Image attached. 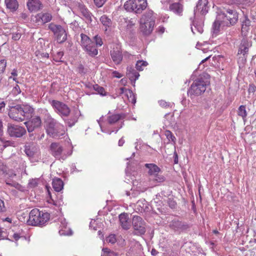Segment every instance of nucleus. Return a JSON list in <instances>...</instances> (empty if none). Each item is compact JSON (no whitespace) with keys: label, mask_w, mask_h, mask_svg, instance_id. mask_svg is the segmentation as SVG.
<instances>
[{"label":"nucleus","mask_w":256,"mask_h":256,"mask_svg":"<svg viewBox=\"0 0 256 256\" xmlns=\"http://www.w3.org/2000/svg\"><path fill=\"white\" fill-rule=\"evenodd\" d=\"M6 8L11 12H15L18 8V4L16 0H5Z\"/></svg>","instance_id":"nucleus-29"},{"label":"nucleus","mask_w":256,"mask_h":256,"mask_svg":"<svg viewBox=\"0 0 256 256\" xmlns=\"http://www.w3.org/2000/svg\"><path fill=\"white\" fill-rule=\"evenodd\" d=\"M172 106V105L169 102H167L165 101L161 100V106H162L164 108H171Z\"/></svg>","instance_id":"nucleus-58"},{"label":"nucleus","mask_w":256,"mask_h":256,"mask_svg":"<svg viewBox=\"0 0 256 256\" xmlns=\"http://www.w3.org/2000/svg\"><path fill=\"white\" fill-rule=\"evenodd\" d=\"M6 66V60L3 59L0 60V74L2 73Z\"/></svg>","instance_id":"nucleus-50"},{"label":"nucleus","mask_w":256,"mask_h":256,"mask_svg":"<svg viewBox=\"0 0 256 256\" xmlns=\"http://www.w3.org/2000/svg\"><path fill=\"white\" fill-rule=\"evenodd\" d=\"M111 58L114 63L116 64H119L122 60V51L118 47L114 48L110 52Z\"/></svg>","instance_id":"nucleus-17"},{"label":"nucleus","mask_w":256,"mask_h":256,"mask_svg":"<svg viewBox=\"0 0 256 256\" xmlns=\"http://www.w3.org/2000/svg\"><path fill=\"white\" fill-rule=\"evenodd\" d=\"M119 220L120 224L124 230H128L130 226V222L128 214L126 213H122L119 216Z\"/></svg>","instance_id":"nucleus-20"},{"label":"nucleus","mask_w":256,"mask_h":256,"mask_svg":"<svg viewBox=\"0 0 256 256\" xmlns=\"http://www.w3.org/2000/svg\"><path fill=\"white\" fill-rule=\"evenodd\" d=\"M21 37V34L20 32H16L13 33L12 34V39L14 40H18L20 39Z\"/></svg>","instance_id":"nucleus-56"},{"label":"nucleus","mask_w":256,"mask_h":256,"mask_svg":"<svg viewBox=\"0 0 256 256\" xmlns=\"http://www.w3.org/2000/svg\"><path fill=\"white\" fill-rule=\"evenodd\" d=\"M63 56V52H58L54 56V60L57 62H62V58Z\"/></svg>","instance_id":"nucleus-44"},{"label":"nucleus","mask_w":256,"mask_h":256,"mask_svg":"<svg viewBox=\"0 0 256 256\" xmlns=\"http://www.w3.org/2000/svg\"><path fill=\"white\" fill-rule=\"evenodd\" d=\"M106 240L107 242L114 244L116 242V236L114 234H110L106 238Z\"/></svg>","instance_id":"nucleus-51"},{"label":"nucleus","mask_w":256,"mask_h":256,"mask_svg":"<svg viewBox=\"0 0 256 256\" xmlns=\"http://www.w3.org/2000/svg\"><path fill=\"white\" fill-rule=\"evenodd\" d=\"M94 4L98 8H101L106 2V0H94Z\"/></svg>","instance_id":"nucleus-52"},{"label":"nucleus","mask_w":256,"mask_h":256,"mask_svg":"<svg viewBox=\"0 0 256 256\" xmlns=\"http://www.w3.org/2000/svg\"><path fill=\"white\" fill-rule=\"evenodd\" d=\"M46 132L50 137L59 138L66 134L64 126L52 118L49 114L46 115Z\"/></svg>","instance_id":"nucleus-2"},{"label":"nucleus","mask_w":256,"mask_h":256,"mask_svg":"<svg viewBox=\"0 0 256 256\" xmlns=\"http://www.w3.org/2000/svg\"><path fill=\"white\" fill-rule=\"evenodd\" d=\"M96 221L95 220H92L90 222V228H91V229H92L96 231V230H97V228H96Z\"/></svg>","instance_id":"nucleus-62"},{"label":"nucleus","mask_w":256,"mask_h":256,"mask_svg":"<svg viewBox=\"0 0 256 256\" xmlns=\"http://www.w3.org/2000/svg\"><path fill=\"white\" fill-rule=\"evenodd\" d=\"M4 176L8 178H14L16 176V174L12 170L8 168Z\"/></svg>","instance_id":"nucleus-47"},{"label":"nucleus","mask_w":256,"mask_h":256,"mask_svg":"<svg viewBox=\"0 0 256 256\" xmlns=\"http://www.w3.org/2000/svg\"><path fill=\"white\" fill-rule=\"evenodd\" d=\"M50 152L56 158L64 160L72 154V152L66 153L60 143L54 142H52L50 146Z\"/></svg>","instance_id":"nucleus-9"},{"label":"nucleus","mask_w":256,"mask_h":256,"mask_svg":"<svg viewBox=\"0 0 256 256\" xmlns=\"http://www.w3.org/2000/svg\"><path fill=\"white\" fill-rule=\"evenodd\" d=\"M126 96L128 98L129 102H131L132 104H134L136 102V96L132 90L127 91V94Z\"/></svg>","instance_id":"nucleus-38"},{"label":"nucleus","mask_w":256,"mask_h":256,"mask_svg":"<svg viewBox=\"0 0 256 256\" xmlns=\"http://www.w3.org/2000/svg\"><path fill=\"white\" fill-rule=\"evenodd\" d=\"M26 6L30 12H38L43 8V5L40 0H28Z\"/></svg>","instance_id":"nucleus-16"},{"label":"nucleus","mask_w":256,"mask_h":256,"mask_svg":"<svg viewBox=\"0 0 256 256\" xmlns=\"http://www.w3.org/2000/svg\"><path fill=\"white\" fill-rule=\"evenodd\" d=\"M52 105L68 126L72 127L78 122L80 112L76 110L70 112V108L66 104L58 100H53Z\"/></svg>","instance_id":"nucleus-1"},{"label":"nucleus","mask_w":256,"mask_h":256,"mask_svg":"<svg viewBox=\"0 0 256 256\" xmlns=\"http://www.w3.org/2000/svg\"><path fill=\"white\" fill-rule=\"evenodd\" d=\"M81 46L84 50L90 56H94L98 54L94 43L90 38L85 34H81Z\"/></svg>","instance_id":"nucleus-10"},{"label":"nucleus","mask_w":256,"mask_h":256,"mask_svg":"<svg viewBox=\"0 0 256 256\" xmlns=\"http://www.w3.org/2000/svg\"><path fill=\"white\" fill-rule=\"evenodd\" d=\"M240 46L250 48L252 46V42L249 41L247 38H242Z\"/></svg>","instance_id":"nucleus-41"},{"label":"nucleus","mask_w":256,"mask_h":256,"mask_svg":"<svg viewBox=\"0 0 256 256\" xmlns=\"http://www.w3.org/2000/svg\"><path fill=\"white\" fill-rule=\"evenodd\" d=\"M28 185L31 188H34L38 185V180L35 179H32L30 180Z\"/></svg>","instance_id":"nucleus-57"},{"label":"nucleus","mask_w":256,"mask_h":256,"mask_svg":"<svg viewBox=\"0 0 256 256\" xmlns=\"http://www.w3.org/2000/svg\"><path fill=\"white\" fill-rule=\"evenodd\" d=\"M126 75L131 81H136L140 76L138 72L134 68H127Z\"/></svg>","instance_id":"nucleus-23"},{"label":"nucleus","mask_w":256,"mask_h":256,"mask_svg":"<svg viewBox=\"0 0 256 256\" xmlns=\"http://www.w3.org/2000/svg\"><path fill=\"white\" fill-rule=\"evenodd\" d=\"M248 50L249 48L240 46L238 54L240 56L239 59H241L242 62H246Z\"/></svg>","instance_id":"nucleus-25"},{"label":"nucleus","mask_w":256,"mask_h":256,"mask_svg":"<svg viewBox=\"0 0 256 256\" xmlns=\"http://www.w3.org/2000/svg\"><path fill=\"white\" fill-rule=\"evenodd\" d=\"M26 154L29 158H32L35 154L34 147L31 144H28L24 146V150Z\"/></svg>","instance_id":"nucleus-31"},{"label":"nucleus","mask_w":256,"mask_h":256,"mask_svg":"<svg viewBox=\"0 0 256 256\" xmlns=\"http://www.w3.org/2000/svg\"><path fill=\"white\" fill-rule=\"evenodd\" d=\"M36 22L38 24H43L50 22L52 18V15L49 13H39L36 16Z\"/></svg>","instance_id":"nucleus-18"},{"label":"nucleus","mask_w":256,"mask_h":256,"mask_svg":"<svg viewBox=\"0 0 256 256\" xmlns=\"http://www.w3.org/2000/svg\"><path fill=\"white\" fill-rule=\"evenodd\" d=\"M66 226L67 224L66 222V220H62L60 224V229L59 230V234L60 235L68 236L72 234V231L70 230L69 228H68Z\"/></svg>","instance_id":"nucleus-24"},{"label":"nucleus","mask_w":256,"mask_h":256,"mask_svg":"<svg viewBox=\"0 0 256 256\" xmlns=\"http://www.w3.org/2000/svg\"><path fill=\"white\" fill-rule=\"evenodd\" d=\"M165 136L169 140H171L172 142H174L176 139L173 136L172 132L170 130L165 131Z\"/></svg>","instance_id":"nucleus-49"},{"label":"nucleus","mask_w":256,"mask_h":256,"mask_svg":"<svg viewBox=\"0 0 256 256\" xmlns=\"http://www.w3.org/2000/svg\"><path fill=\"white\" fill-rule=\"evenodd\" d=\"M33 112V108L28 104H16L10 108L8 116L14 120L23 122L28 119L29 114Z\"/></svg>","instance_id":"nucleus-3"},{"label":"nucleus","mask_w":256,"mask_h":256,"mask_svg":"<svg viewBox=\"0 0 256 256\" xmlns=\"http://www.w3.org/2000/svg\"><path fill=\"white\" fill-rule=\"evenodd\" d=\"M24 124L27 128L28 132L30 133L35 128L40 126L42 120L40 116H36L32 118L30 120L25 122Z\"/></svg>","instance_id":"nucleus-14"},{"label":"nucleus","mask_w":256,"mask_h":256,"mask_svg":"<svg viewBox=\"0 0 256 256\" xmlns=\"http://www.w3.org/2000/svg\"><path fill=\"white\" fill-rule=\"evenodd\" d=\"M78 68L79 73L82 74H84L86 73V70H85L84 66L82 64L80 65Z\"/></svg>","instance_id":"nucleus-63"},{"label":"nucleus","mask_w":256,"mask_h":256,"mask_svg":"<svg viewBox=\"0 0 256 256\" xmlns=\"http://www.w3.org/2000/svg\"><path fill=\"white\" fill-rule=\"evenodd\" d=\"M182 221L174 219L170 224V227L172 229L178 231L181 224Z\"/></svg>","instance_id":"nucleus-36"},{"label":"nucleus","mask_w":256,"mask_h":256,"mask_svg":"<svg viewBox=\"0 0 256 256\" xmlns=\"http://www.w3.org/2000/svg\"><path fill=\"white\" fill-rule=\"evenodd\" d=\"M192 25L194 26L191 27L192 32L194 34L196 31L198 32L200 34H202L203 32V23L200 22L196 20H192Z\"/></svg>","instance_id":"nucleus-30"},{"label":"nucleus","mask_w":256,"mask_h":256,"mask_svg":"<svg viewBox=\"0 0 256 256\" xmlns=\"http://www.w3.org/2000/svg\"><path fill=\"white\" fill-rule=\"evenodd\" d=\"M123 56L125 58L132 60L134 56L132 55V54H130L128 52H124L122 54V57Z\"/></svg>","instance_id":"nucleus-59"},{"label":"nucleus","mask_w":256,"mask_h":256,"mask_svg":"<svg viewBox=\"0 0 256 256\" xmlns=\"http://www.w3.org/2000/svg\"><path fill=\"white\" fill-rule=\"evenodd\" d=\"M136 209L141 213L148 211L149 209L148 204L144 199L138 200L136 204Z\"/></svg>","instance_id":"nucleus-22"},{"label":"nucleus","mask_w":256,"mask_h":256,"mask_svg":"<svg viewBox=\"0 0 256 256\" xmlns=\"http://www.w3.org/2000/svg\"><path fill=\"white\" fill-rule=\"evenodd\" d=\"M226 26V24L222 20H219L218 18V14H217L216 20L213 24L212 28L215 32L220 30V26Z\"/></svg>","instance_id":"nucleus-33"},{"label":"nucleus","mask_w":256,"mask_h":256,"mask_svg":"<svg viewBox=\"0 0 256 256\" xmlns=\"http://www.w3.org/2000/svg\"><path fill=\"white\" fill-rule=\"evenodd\" d=\"M70 28L74 30H76L78 28V24L76 20L70 24Z\"/></svg>","instance_id":"nucleus-61"},{"label":"nucleus","mask_w":256,"mask_h":256,"mask_svg":"<svg viewBox=\"0 0 256 256\" xmlns=\"http://www.w3.org/2000/svg\"><path fill=\"white\" fill-rule=\"evenodd\" d=\"M7 236L8 235L6 230L2 228H0V240L6 238Z\"/></svg>","instance_id":"nucleus-54"},{"label":"nucleus","mask_w":256,"mask_h":256,"mask_svg":"<svg viewBox=\"0 0 256 256\" xmlns=\"http://www.w3.org/2000/svg\"><path fill=\"white\" fill-rule=\"evenodd\" d=\"M100 21L105 26V30H107L108 28L110 27L112 24V22L111 20L108 18L106 15H103L100 17Z\"/></svg>","instance_id":"nucleus-32"},{"label":"nucleus","mask_w":256,"mask_h":256,"mask_svg":"<svg viewBox=\"0 0 256 256\" xmlns=\"http://www.w3.org/2000/svg\"><path fill=\"white\" fill-rule=\"evenodd\" d=\"M153 13L152 10H148L142 16L140 19V29L144 34H149L152 31L155 24Z\"/></svg>","instance_id":"nucleus-6"},{"label":"nucleus","mask_w":256,"mask_h":256,"mask_svg":"<svg viewBox=\"0 0 256 256\" xmlns=\"http://www.w3.org/2000/svg\"><path fill=\"white\" fill-rule=\"evenodd\" d=\"M148 65V63L146 61L143 60H139L136 62V70L142 71Z\"/></svg>","instance_id":"nucleus-35"},{"label":"nucleus","mask_w":256,"mask_h":256,"mask_svg":"<svg viewBox=\"0 0 256 256\" xmlns=\"http://www.w3.org/2000/svg\"><path fill=\"white\" fill-rule=\"evenodd\" d=\"M78 9L82 14L85 18L88 23H91L92 22V14L89 11L87 8L83 4H80L78 6Z\"/></svg>","instance_id":"nucleus-19"},{"label":"nucleus","mask_w":256,"mask_h":256,"mask_svg":"<svg viewBox=\"0 0 256 256\" xmlns=\"http://www.w3.org/2000/svg\"><path fill=\"white\" fill-rule=\"evenodd\" d=\"M48 27L54 33L58 42L62 44L66 40L67 33L66 30L62 26L50 23Z\"/></svg>","instance_id":"nucleus-11"},{"label":"nucleus","mask_w":256,"mask_h":256,"mask_svg":"<svg viewBox=\"0 0 256 256\" xmlns=\"http://www.w3.org/2000/svg\"><path fill=\"white\" fill-rule=\"evenodd\" d=\"M238 114L239 116H242L243 118L246 116L247 112L245 106L242 105L238 108Z\"/></svg>","instance_id":"nucleus-39"},{"label":"nucleus","mask_w":256,"mask_h":256,"mask_svg":"<svg viewBox=\"0 0 256 256\" xmlns=\"http://www.w3.org/2000/svg\"><path fill=\"white\" fill-rule=\"evenodd\" d=\"M92 88L100 94H104V92H105V91L104 88L100 86L98 84L93 85Z\"/></svg>","instance_id":"nucleus-46"},{"label":"nucleus","mask_w":256,"mask_h":256,"mask_svg":"<svg viewBox=\"0 0 256 256\" xmlns=\"http://www.w3.org/2000/svg\"><path fill=\"white\" fill-rule=\"evenodd\" d=\"M94 39L97 46H100L102 45L103 42L102 38L100 36L96 35L94 36Z\"/></svg>","instance_id":"nucleus-48"},{"label":"nucleus","mask_w":256,"mask_h":256,"mask_svg":"<svg viewBox=\"0 0 256 256\" xmlns=\"http://www.w3.org/2000/svg\"><path fill=\"white\" fill-rule=\"evenodd\" d=\"M6 208L4 206V200L0 198V212L6 211Z\"/></svg>","instance_id":"nucleus-60"},{"label":"nucleus","mask_w":256,"mask_h":256,"mask_svg":"<svg viewBox=\"0 0 256 256\" xmlns=\"http://www.w3.org/2000/svg\"><path fill=\"white\" fill-rule=\"evenodd\" d=\"M208 81L206 80L205 76L200 75L194 80L188 90V94L192 98V96H198L206 90Z\"/></svg>","instance_id":"nucleus-5"},{"label":"nucleus","mask_w":256,"mask_h":256,"mask_svg":"<svg viewBox=\"0 0 256 256\" xmlns=\"http://www.w3.org/2000/svg\"><path fill=\"white\" fill-rule=\"evenodd\" d=\"M6 106L5 102L0 99V112L4 110Z\"/></svg>","instance_id":"nucleus-64"},{"label":"nucleus","mask_w":256,"mask_h":256,"mask_svg":"<svg viewBox=\"0 0 256 256\" xmlns=\"http://www.w3.org/2000/svg\"><path fill=\"white\" fill-rule=\"evenodd\" d=\"M50 218V215L48 212L34 208L30 212L28 218L26 221L28 225L42 226L49 220Z\"/></svg>","instance_id":"nucleus-4"},{"label":"nucleus","mask_w":256,"mask_h":256,"mask_svg":"<svg viewBox=\"0 0 256 256\" xmlns=\"http://www.w3.org/2000/svg\"><path fill=\"white\" fill-rule=\"evenodd\" d=\"M145 166L148 170V174L150 176H156L160 172V168L154 164H146Z\"/></svg>","instance_id":"nucleus-28"},{"label":"nucleus","mask_w":256,"mask_h":256,"mask_svg":"<svg viewBox=\"0 0 256 256\" xmlns=\"http://www.w3.org/2000/svg\"><path fill=\"white\" fill-rule=\"evenodd\" d=\"M168 204L169 206L172 209H174L176 208V202L172 199L168 198Z\"/></svg>","instance_id":"nucleus-53"},{"label":"nucleus","mask_w":256,"mask_h":256,"mask_svg":"<svg viewBox=\"0 0 256 256\" xmlns=\"http://www.w3.org/2000/svg\"><path fill=\"white\" fill-rule=\"evenodd\" d=\"M6 183L7 185L13 186L16 188H20V185L15 181L11 180L10 178H8L6 180Z\"/></svg>","instance_id":"nucleus-40"},{"label":"nucleus","mask_w":256,"mask_h":256,"mask_svg":"<svg viewBox=\"0 0 256 256\" xmlns=\"http://www.w3.org/2000/svg\"><path fill=\"white\" fill-rule=\"evenodd\" d=\"M120 118V114H114L108 117V121L110 124H112L118 122Z\"/></svg>","instance_id":"nucleus-34"},{"label":"nucleus","mask_w":256,"mask_h":256,"mask_svg":"<svg viewBox=\"0 0 256 256\" xmlns=\"http://www.w3.org/2000/svg\"><path fill=\"white\" fill-rule=\"evenodd\" d=\"M208 0H199L194 9V14L197 12H200L202 15L206 14L208 11L209 7L208 6Z\"/></svg>","instance_id":"nucleus-15"},{"label":"nucleus","mask_w":256,"mask_h":256,"mask_svg":"<svg viewBox=\"0 0 256 256\" xmlns=\"http://www.w3.org/2000/svg\"><path fill=\"white\" fill-rule=\"evenodd\" d=\"M9 168L2 162L0 161V172L4 174L8 170Z\"/></svg>","instance_id":"nucleus-45"},{"label":"nucleus","mask_w":256,"mask_h":256,"mask_svg":"<svg viewBox=\"0 0 256 256\" xmlns=\"http://www.w3.org/2000/svg\"><path fill=\"white\" fill-rule=\"evenodd\" d=\"M26 130L24 128L18 125L8 124V133L11 137L22 138L26 134Z\"/></svg>","instance_id":"nucleus-13"},{"label":"nucleus","mask_w":256,"mask_h":256,"mask_svg":"<svg viewBox=\"0 0 256 256\" xmlns=\"http://www.w3.org/2000/svg\"><path fill=\"white\" fill-rule=\"evenodd\" d=\"M251 22L247 16H244V19L242 22V32L246 34L250 30Z\"/></svg>","instance_id":"nucleus-26"},{"label":"nucleus","mask_w":256,"mask_h":256,"mask_svg":"<svg viewBox=\"0 0 256 256\" xmlns=\"http://www.w3.org/2000/svg\"><path fill=\"white\" fill-rule=\"evenodd\" d=\"M132 226L136 234L142 236L145 234L146 223L141 217L138 216H134L132 220Z\"/></svg>","instance_id":"nucleus-12"},{"label":"nucleus","mask_w":256,"mask_h":256,"mask_svg":"<svg viewBox=\"0 0 256 256\" xmlns=\"http://www.w3.org/2000/svg\"><path fill=\"white\" fill-rule=\"evenodd\" d=\"M116 254L111 251L110 249L108 248H104L102 249V256H115Z\"/></svg>","instance_id":"nucleus-42"},{"label":"nucleus","mask_w":256,"mask_h":256,"mask_svg":"<svg viewBox=\"0 0 256 256\" xmlns=\"http://www.w3.org/2000/svg\"><path fill=\"white\" fill-rule=\"evenodd\" d=\"M218 18L222 20L226 26H233L238 22V13L234 8H224L218 12Z\"/></svg>","instance_id":"nucleus-7"},{"label":"nucleus","mask_w":256,"mask_h":256,"mask_svg":"<svg viewBox=\"0 0 256 256\" xmlns=\"http://www.w3.org/2000/svg\"><path fill=\"white\" fill-rule=\"evenodd\" d=\"M190 228V225L185 222H181L180 228L178 231L180 232H186Z\"/></svg>","instance_id":"nucleus-43"},{"label":"nucleus","mask_w":256,"mask_h":256,"mask_svg":"<svg viewBox=\"0 0 256 256\" xmlns=\"http://www.w3.org/2000/svg\"><path fill=\"white\" fill-rule=\"evenodd\" d=\"M52 188L56 192H60L64 188V182L60 178H54L52 182Z\"/></svg>","instance_id":"nucleus-27"},{"label":"nucleus","mask_w":256,"mask_h":256,"mask_svg":"<svg viewBox=\"0 0 256 256\" xmlns=\"http://www.w3.org/2000/svg\"><path fill=\"white\" fill-rule=\"evenodd\" d=\"M169 9L174 14L182 16L183 12V6L179 2H174L170 4Z\"/></svg>","instance_id":"nucleus-21"},{"label":"nucleus","mask_w":256,"mask_h":256,"mask_svg":"<svg viewBox=\"0 0 256 256\" xmlns=\"http://www.w3.org/2000/svg\"><path fill=\"white\" fill-rule=\"evenodd\" d=\"M124 9L128 12L140 14L147 6L146 0H129L124 4Z\"/></svg>","instance_id":"nucleus-8"},{"label":"nucleus","mask_w":256,"mask_h":256,"mask_svg":"<svg viewBox=\"0 0 256 256\" xmlns=\"http://www.w3.org/2000/svg\"><path fill=\"white\" fill-rule=\"evenodd\" d=\"M21 92V90L20 89V86L16 84L12 89V93L14 95H18L20 94Z\"/></svg>","instance_id":"nucleus-55"},{"label":"nucleus","mask_w":256,"mask_h":256,"mask_svg":"<svg viewBox=\"0 0 256 256\" xmlns=\"http://www.w3.org/2000/svg\"><path fill=\"white\" fill-rule=\"evenodd\" d=\"M152 208L156 213V210L160 212V204H159L158 198L157 196L154 200V201L152 202Z\"/></svg>","instance_id":"nucleus-37"}]
</instances>
